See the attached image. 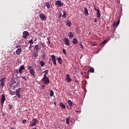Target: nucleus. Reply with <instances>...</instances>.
I'll return each instance as SVG.
<instances>
[{"label": "nucleus", "mask_w": 129, "mask_h": 129, "mask_svg": "<svg viewBox=\"0 0 129 129\" xmlns=\"http://www.w3.org/2000/svg\"><path fill=\"white\" fill-rule=\"evenodd\" d=\"M21 78L22 79L24 80L25 81H27L26 77L22 76Z\"/></svg>", "instance_id": "39"}, {"label": "nucleus", "mask_w": 129, "mask_h": 129, "mask_svg": "<svg viewBox=\"0 0 129 129\" xmlns=\"http://www.w3.org/2000/svg\"><path fill=\"white\" fill-rule=\"evenodd\" d=\"M94 22H95V23H97V20L96 18H95V19H94Z\"/></svg>", "instance_id": "46"}, {"label": "nucleus", "mask_w": 129, "mask_h": 129, "mask_svg": "<svg viewBox=\"0 0 129 129\" xmlns=\"http://www.w3.org/2000/svg\"><path fill=\"white\" fill-rule=\"evenodd\" d=\"M66 25L68 27H71L72 26V23L70 21L68 20L67 21V23H66Z\"/></svg>", "instance_id": "17"}, {"label": "nucleus", "mask_w": 129, "mask_h": 129, "mask_svg": "<svg viewBox=\"0 0 129 129\" xmlns=\"http://www.w3.org/2000/svg\"><path fill=\"white\" fill-rule=\"evenodd\" d=\"M106 40H104L101 44H100V46H104V45H105V44L106 43Z\"/></svg>", "instance_id": "34"}, {"label": "nucleus", "mask_w": 129, "mask_h": 129, "mask_svg": "<svg viewBox=\"0 0 129 129\" xmlns=\"http://www.w3.org/2000/svg\"><path fill=\"white\" fill-rule=\"evenodd\" d=\"M39 18L41 19V21H45L47 20L46 16L42 13L39 15Z\"/></svg>", "instance_id": "9"}, {"label": "nucleus", "mask_w": 129, "mask_h": 129, "mask_svg": "<svg viewBox=\"0 0 129 129\" xmlns=\"http://www.w3.org/2000/svg\"><path fill=\"white\" fill-rule=\"evenodd\" d=\"M20 92H21V88H19L18 89L16 90V95L18 97V98H21V95H20Z\"/></svg>", "instance_id": "7"}, {"label": "nucleus", "mask_w": 129, "mask_h": 129, "mask_svg": "<svg viewBox=\"0 0 129 129\" xmlns=\"http://www.w3.org/2000/svg\"><path fill=\"white\" fill-rule=\"evenodd\" d=\"M32 129H37L36 127H32Z\"/></svg>", "instance_id": "52"}, {"label": "nucleus", "mask_w": 129, "mask_h": 129, "mask_svg": "<svg viewBox=\"0 0 129 129\" xmlns=\"http://www.w3.org/2000/svg\"><path fill=\"white\" fill-rule=\"evenodd\" d=\"M33 47V46L30 44V46L29 47V49H31Z\"/></svg>", "instance_id": "45"}, {"label": "nucleus", "mask_w": 129, "mask_h": 129, "mask_svg": "<svg viewBox=\"0 0 129 129\" xmlns=\"http://www.w3.org/2000/svg\"><path fill=\"white\" fill-rule=\"evenodd\" d=\"M28 70H29L30 74L33 76L35 77L36 76L35 74V71L34 69L31 67V66H28Z\"/></svg>", "instance_id": "4"}, {"label": "nucleus", "mask_w": 129, "mask_h": 129, "mask_svg": "<svg viewBox=\"0 0 129 129\" xmlns=\"http://www.w3.org/2000/svg\"><path fill=\"white\" fill-rule=\"evenodd\" d=\"M45 87V86L44 85H41V89L42 90H43Z\"/></svg>", "instance_id": "43"}, {"label": "nucleus", "mask_w": 129, "mask_h": 129, "mask_svg": "<svg viewBox=\"0 0 129 129\" xmlns=\"http://www.w3.org/2000/svg\"><path fill=\"white\" fill-rule=\"evenodd\" d=\"M116 22H114V24L113 25V27H114L116 26Z\"/></svg>", "instance_id": "44"}, {"label": "nucleus", "mask_w": 129, "mask_h": 129, "mask_svg": "<svg viewBox=\"0 0 129 129\" xmlns=\"http://www.w3.org/2000/svg\"><path fill=\"white\" fill-rule=\"evenodd\" d=\"M11 129H16V128L15 127H11Z\"/></svg>", "instance_id": "51"}, {"label": "nucleus", "mask_w": 129, "mask_h": 129, "mask_svg": "<svg viewBox=\"0 0 129 129\" xmlns=\"http://www.w3.org/2000/svg\"><path fill=\"white\" fill-rule=\"evenodd\" d=\"M84 14L86 15H88V10L86 7H84Z\"/></svg>", "instance_id": "23"}, {"label": "nucleus", "mask_w": 129, "mask_h": 129, "mask_svg": "<svg viewBox=\"0 0 129 129\" xmlns=\"http://www.w3.org/2000/svg\"><path fill=\"white\" fill-rule=\"evenodd\" d=\"M90 73H94V69L91 67L87 72V73L89 74Z\"/></svg>", "instance_id": "16"}, {"label": "nucleus", "mask_w": 129, "mask_h": 129, "mask_svg": "<svg viewBox=\"0 0 129 129\" xmlns=\"http://www.w3.org/2000/svg\"><path fill=\"white\" fill-rule=\"evenodd\" d=\"M63 41L64 42V44L67 46H69L70 43V40L67 38H64Z\"/></svg>", "instance_id": "13"}, {"label": "nucleus", "mask_w": 129, "mask_h": 129, "mask_svg": "<svg viewBox=\"0 0 129 129\" xmlns=\"http://www.w3.org/2000/svg\"><path fill=\"white\" fill-rule=\"evenodd\" d=\"M34 49L36 51H39V45L38 44L35 45L34 46Z\"/></svg>", "instance_id": "31"}, {"label": "nucleus", "mask_w": 129, "mask_h": 129, "mask_svg": "<svg viewBox=\"0 0 129 129\" xmlns=\"http://www.w3.org/2000/svg\"><path fill=\"white\" fill-rule=\"evenodd\" d=\"M58 62L59 64H62V58L61 57H58L57 58Z\"/></svg>", "instance_id": "22"}, {"label": "nucleus", "mask_w": 129, "mask_h": 129, "mask_svg": "<svg viewBox=\"0 0 129 129\" xmlns=\"http://www.w3.org/2000/svg\"><path fill=\"white\" fill-rule=\"evenodd\" d=\"M30 34L27 31H23V38L24 39H26L28 36H29Z\"/></svg>", "instance_id": "5"}, {"label": "nucleus", "mask_w": 129, "mask_h": 129, "mask_svg": "<svg viewBox=\"0 0 129 129\" xmlns=\"http://www.w3.org/2000/svg\"><path fill=\"white\" fill-rule=\"evenodd\" d=\"M45 6H46V8H48V9H50V6L49 3H48V2H46V3H45Z\"/></svg>", "instance_id": "28"}, {"label": "nucleus", "mask_w": 129, "mask_h": 129, "mask_svg": "<svg viewBox=\"0 0 129 129\" xmlns=\"http://www.w3.org/2000/svg\"><path fill=\"white\" fill-rule=\"evenodd\" d=\"M43 74H44V75H43V77H44V76L47 77V75L48 74V70H46L45 71H44L43 72Z\"/></svg>", "instance_id": "24"}, {"label": "nucleus", "mask_w": 129, "mask_h": 129, "mask_svg": "<svg viewBox=\"0 0 129 129\" xmlns=\"http://www.w3.org/2000/svg\"><path fill=\"white\" fill-rule=\"evenodd\" d=\"M9 109L11 110L13 108V106L11 104L9 105Z\"/></svg>", "instance_id": "41"}, {"label": "nucleus", "mask_w": 129, "mask_h": 129, "mask_svg": "<svg viewBox=\"0 0 129 129\" xmlns=\"http://www.w3.org/2000/svg\"><path fill=\"white\" fill-rule=\"evenodd\" d=\"M59 106L63 109H65L66 108V106L62 102H60L59 103Z\"/></svg>", "instance_id": "18"}, {"label": "nucleus", "mask_w": 129, "mask_h": 129, "mask_svg": "<svg viewBox=\"0 0 129 129\" xmlns=\"http://www.w3.org/2000/svg\"><path fill=\"white\" fill-rule=\"evenodd\" d=\"M66 80L68 83H70L72 82V79L70 78V75L69 74L67 75Z\"/></svg>", "instance_id": "14"}, {"label": "nucleus", "mask_w": 129, "mask_h": 129, "mask_svg": "<svg viewBox=\"0 0 129 129\" xmlns=\"http://www.w3.org/2000/svg\"><path fill=\"white\" fill-rule=\"evenodd\" d=\"M62 13H63V15L62 16V17L63 18L66 19L67 18V15H66V13L64 11H62Z\"/></svg>", "instance_id": "29"}, {"label": "nucleus", "mask_w": 129, "mask_h": 129, "mask_svg": "<svg viewBox=\"0 0 129 129\" xmlns=\"http://www.w3.org/2000/svg\"><path fill=\"white\" fill-rule=\"evenodd\" d=\"M38 123V121L36 118H34L30 121L29 126L33 127L37 125V123Z\"/></svg>", "instance_id": "2"}, {"label": "nucleus", "mask_w": 129, "mask_h": 129, "mask_svg": "<svg viewBox=\"0 0 129 129\" xmlns=\"http://www.w3.org/2000/svg\"><path fill=\"white\" fill-rule=\"evenodd\" d=\"M5 100H6V96L5 94H2L1 99V103L2 106L4 105Z\"/></svg>", "instance_id": "6"}, {"label": "nucleus", "mask_w": 129, "mask_h": 129, "mask_svg": "<svg viewBox=\"0 0 129 129\" xmlns=\"http://www.w3.org/2000/svg\"><path fill=\"white\" fill-rule=\"evenodd\" d=\"M15 92H13V91H11V92L10 93V94L11 95H15Z\"/></svg>", "instance_id": "42"}, {"label": "nucleus", "mask_w": 129, "mask_h": 129, "mask_svg": "<svg viewBox=\"0 0 129 129\" xmlns=\"http://www.w3.org/2000/svg\"><path fill=\"white\" fill-rule=\"evenodd\" d=\"M42 81L45 85H48L50 83L49 78L47 76H43Z\"/></svg>", "instance_id": "3"}, {"label": "nucleus", "mask_w": 129, "mask_h": 129, "mask_svg": "<svg viewBox=\"0 0 129 129\" xmlns=\"http://www.w3.org/2000/svg\"><path fill=\"white\" fill-rule=\"evenodd\" d=\"M29 43L30 45L33 44L34 42H33V40H32V39H30V40L29 41Z\"/></svg>", "instance_id": "36"}, {"label": "nucleus", "mask_w": 129, "mask_h": 129, "mask_svg": "<svg viewBox=\"0 0 129 129\" xmlns=\"http://www.w3.org/2000/svg\"><path fill=\"white\" fill-rule=\"evenodd\" d=\"M5 78H2L0 79V82H1V86L2 87V88H4L5 86Z\"/></svg>", "instance_id": "11"}, {"label": "nucleus", "mask_w": 129, "mask_h": 129, "mask_svg": "<svg viewBox=\"0 0 129 129\" xmlns=\"http://www.w3.org/2000/svg\"><path fill=\"white\" fill-rule=\"evenodd\" d=\"M39 64L41 66V67H43L45 65V62L41 60L40 61Z\"/></svg>", "instance_id": "30"}, {"label": "nucleus", "mask_w": 129, "mask_h": 129, "mask_svg": "<svg viewBox=\"0 0 129 129\" xmlns=\"http://www.w3.org/2000/svg\"><path fill=\"white\" fill-rule=\"evenodd\" d=\"M80 45L81 48L83 49H84V47H83V45L82 44V42L81 41H80Z\"/></svg>", "instance_id": "40"}, {"label": "nucleus", "mask_w": 129, "mask_h": 129, "mask_svg": "<svg viewBox=\"0 0 129 129\" xmlns=\"http://www.w3.org/2000/svg\"><path fill=\"white\" fill-rule=\"evenodd\" d=\"M53 95H54V92L53 90H50V94H49L50 97H52Z\"/></svg>", "instance_id": "32"}, {"label": "nucleus", "mask_w": 129, "mask_h": 129, "mask_svg": "<svg viewBox=\"0 0 129 129\" xmlns=\"http://www.w3.org/2000/svg\"><path fill=\"white\" fill-rule=\"evenodd\" d=\"M119 23H120V19H119V20L117 21V23H116V26H115V27H116V28H117V27H118V26L119 25Z\"/></svg>", "instance_id": "35"}, {"label": "nucleus", "mask_w": 129, "mask_h": 129, "mask_svg": "<svg viewBox=\"0 0 129 129\" xmlns=\"http://www.w3.org/2000/svg\"><path fill=\"white\" fill-rule=\"evenodd\" d=\"M13 55H15V52H13Z\"/></svg>", "instance_id": "56"}, {"label": "nucleus", "mask_w": 129, "mask_h": 129, "mask_svg": "<svg viewBox=\"0 0 129 129\" xmlns=\"http://www.w3.org/2000/svg\"><path fill=\"white\" fill-rule=\"evenodd\" d=\"M97 17L98 19H100L101 18V13L99 10H97V13H96Z\"/></svg>", "instance_id": "19"}, {"label": "nucleus", "mask_w": 129, "mask_h": 129, "mask_svg": "<svg viewBox=\"0 0 129 129\" xmlns=\"http://www.w3.org/2000/svg\"><path fill=\"white\" fill-rule=\"evenodd\" d=\"M16 72H17V74H19V72H18V71H17Z\"/></svg>", "instance_id": "54"}, {"label": "nucleus", "mask_w": 129, "mask_h": 129, "mask_svg": "<svg viewBox=\"0 0 129 129\" xmlns=\"http://www.w3.org/2000/svg\"><path fill=\"white\" fill-rule=\"evenodd\" d=\"M55 4L56 6H58V7H63V3H61V2L59 0L56 1L55 2Z\"/></svg>", "instance_id": "10"}, {"label": "nucleus", "mask_w": 129, "mask_h": 129, "mask_svg": "<svg viewBox=\"0 0 129 129\" xmlns=\"http://www.w3.org/2000/svg\"><path fill=\"white\" fill-rule=\"evenodd\" d=\"M70 118H71L70 116H69L66 118V123H67V124H70Z\"/></svg>", "instance_id": "26"}, {"label": "nucleus", "mask_w": 129, "mask_h": 129, "mask_svg": "<svg viewBox=\"0 0 129 129\" xmlns=\"http://www.w3.org/2000/svg\"><path fill=\"white\" fill-rule=\"evenodd\" d=\"M19 46H17L16 47V48H19Z\"/></svg>", "instance_id": "55"}, {"label": "nucleus", "mask_w": 129, "mask_h": 129, "mask_svg": "<svg viewBox=\"0 0 129 129\" xmlns=\"http://www.w3.org/2000/svg\"><path fill=\"white\" fill-rule=\"evenodd\" d=\"M25 68L24 65L21 66L19 69V73L21 74L22 71L25 70Z\"/></svg>", "instance_id": "15"}, {"label": "nucleus", "mask_w": 129, "mask_h": 129, "mask_svg": "<svg viewBox=\"0 0 129 129\" xmlns=\"http://www.w3.org/2000/svg\"><path fill=\"white\" fill-rule=\"evenodd\" d=\"M51 57L53 64L55 66H56V60L55 56L54 54H52L51 55Z\"/></svg>", "instance_id": "8"}, {"label": "nucleus", "mask_w": 129, "mask_h": 129, "mask_svg": "<svg viewBox=\"0 0 129 129\" xmlns=\"http://www.w3.org/2000/svg\"><path fill=\"white\" fill-rule=\"evenodd\" d=\"M22 52V49L21 48H17L16 50L17 55H20Z\"/></svg>", "instance_id": "12"}, {"label": "nucleus", "mask_w": 129, "mask_h": 129, "mask_svg": "<svg viewBox=\"0 0 129 129\" xmlns=\"http://www.w3.org/2000/svg\"><path fill=\"white\" fill-rule=\"evenodd\" d=\"M68 37L69 38L74 37L73 33L72 32H70V33L68 34Z\"/></svg>", "instance_id": "21"}, {"label": "nucleus", "mask_w": 129, "mask_h": 129, "mask_svg": "<svg viewBox=\"0 0 129 129\" xmlns=\"http://www.w3.org/2000/svg\"><path fill=\"white\" fill-rule=\"evenodd\" d=\"M34 56L37 57L38 56V50H36L35 52H34Z\"/></svg>", "instance_id": "27"}, {"label": "nucleus", "mask_w": 129, "mask_h": 129, "mask_svg": "<svg viewBox=\"0 0 129 129\" xmlns=\"http://www.w3.org/2000/svg\"><path fill=\"white\" fill-rule=\"evenodd\" d=\"M22 122L23 124H26L27 123V120L24 119L22 120Z\"/></svg>", "instance_id": "37"}, {"label": "nucleus", "mask_w": 129, "mask_h": 129, "mask_svg": "<svg viewBox=\"0 0 129 129\" xmlns=\"http://www.w3.org/2000/svg\"><path fill=\"white\" fill-rule=\"evenodd\" d=\"M106 40H104L101 44H100V46H104V45H105V44L106 43Z\"/></svg>", "instance_id": "33"}, {"label": "nucleus", "mask_w": 129, "mask_h": 129, "mask_svg": "<svg viewBox=\"0 0 129 129\" xmlns=\"http://www.w3.org/2000/svg\"><path fill=\"white\" fill-rule=\"evenodd\" d=\"M73 44L74 45H76L78 43V40L76 38H74L73 39V41H72Z\"/></svg>", "instance_id": "20"}, {"label": "nucleus", "mask_w": 129, "mask_h": 129, "mask_svg": "<svg viewBox=\"0 0 129 129\" xmlns=\"http://www.w3.org/2000/svg\"><path fill=\"white\" fill-rule=\"evenodd\" d=\"M97 10H99L98 9H96V8H94V10L97 12Z\"/></svg>", "instance_id": "48"}, {"label": "nucleus", "mask_w": 129, "mask_h": 129, "mask_svg": "<svg viewBox=\"0 0 129 129\" xmlns=\"http://www.w3.org/2000/svg\"><path fill=\"white\" fill-rule=\"evenodd\" d=\"M62 53L64 55H67V52H66V49L64 48H63V49H62Z\"/></svg>", "instance_id": "38"}, {"label": "nucleus", "mask_w": 129, "mask_h": 129, "mask_svg": "<svg viewBox=\"0 0 129 129\" xmlns=\"http://www.w3.org/2000/svg\"><path fill=\"white\" fill-rule=\"evenodd\" d=\"M68 103L70 107H72L73 105V102L71 100H68Z\"/></svg>", "instance_id": "25"}, {"label": "nucleus", "mask_w": 129, "mask_h": 129, "mask_svg": "<svg viewBox=\"0 0 129 129\" xmlns=\"http://www.w3.org/2000/svg\"><path fill=\"white\" fill-rule=\"evenodd\" d=\"M18 86V85L16 81L14 80H11V85L10 86V87L12 90H15Z\"/></svg>", "instance_id": "1"}, {"label": "nucleus", "mask_w": 129, "mask_h": 129, "mask_svg": "<svg viewBox=\"0 0 129 129\" xmlns=\"http://www.w3.org/2000/svg\"><path fill=\"white\" fill-rule=\"evenodd\" d=\"M48 43L49 44H50V41L49 39H48Z\"/></svg>", "instance_id": "47"}, {"label": "nucleus", "mask_w": 129, "mask_h": 129, "mask_svg": "<svg viewBox=\"0 0 129 129\" xmlns=\"http://www.w3.org/2000/svg\"><path fill=\"white\" fill-rule=\"evenodd\" d=\"M61 14H60V15H59V16L58 17V18H61Z\"/></svg>", "instance_id": "49"}, {"label": "nucleus", "mask_w": 129, "mask_h": 129, "mask_svg": "<svg viewBox=\"0 0 129 129\" xmlns=\"http://www.w3.org/2000/svg\"><path fill=\"white\" fill-rule=\"evenodd\" d=\"M44 57H45V54H43L42 58H44Z\"/></svg>", "instance_id": "50"}, {"label": "nucleus", "mask_w": 129, "mask_h": 129, "mask_svg": "<svg viewBox=\"0 0 129 129\" xmlns=\"http://www.w3.org/2000/svg\"><path fill=\"white\" fill-rule=\"evenodd\" d=\"M82 1H85V0H82Z\"/></svg>", "instance_id": "57"}, {"label": "nucleus", "mask_w": 129, "mask_h": 129, "mask_svg": "<svg viewBox=\"0 0 129 129\" xmlns=\"http://www.w3.org/2000/svg\"><path fill=\"white\" fill-rule=\"evenodd\" d=\"M37 40V38H35V41H36Z\"/></svg>", "instance_id": "53"}]
</instances>
